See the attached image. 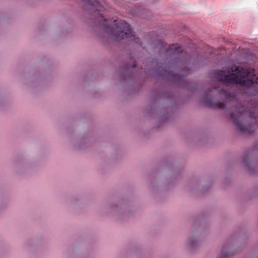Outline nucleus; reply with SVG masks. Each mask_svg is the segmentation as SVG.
<instances>
[{
    "label": "nucleus",
    "instance_id": "obj_1",
    "mask_svg": "<svg viewBox=\"0 0 258 258\" xmlns=\"http://www.w3.org/2000/svg\"><path fill=\"white\" fill-rule=\"evenodd\" d=\"M231 72L228 75H225L223 71H218L215 73V77L221 82L209 88L208 92L203 98L206 106L225 109L227 107L228 101L233 104L234 95L227 91L224 84H236L249 88L257 83L258 78L254 74V70L251 72L248 68L238 66Z\"/></svg>",
    "mask_w": 258,
    "mask_h": 258
},
{
    "label": "nucleus",
    "instance_id": "obj_2",
    "mask_svg": "<svg viewBox=\"0 0 258 258\" xmlns=\"http://www.w3.org/2000/svg\"><path fill=\"white\" fill-rule=\"evenodd\" d=\"M86 9L94 17L96 26L102 29L107 37L116 42L140 44V39L133 32L130 25L120 19H106L100 12L105 10L104 2L98 0H81Z\"/></svg>",
    "mask_w": 258,
    "mask_h": 258
},
{
    "label": "nucleus",
    "instance_id": "obj_3",
    "mask_svg": "<svg viewBox=\"0 0 258 258\" xmlns=\"http://www.w3.org/2000/svg\"><path fill=\"white\" fill-rule=\"evenodd\" d=\"M230 116L237 129L241 134H248L254 131L255 127H254L253 125L251 126L249 124L246 125L244 124L243 122L247 117H253V115L247 109H243V107L236 106L234 111L230 112Z\"/></svg>",
    "mask_w": 258,
    "mask_h": 258
},
{
    "label": "nucleus",
    "instance_id": "obj_4",
    "mask_svg": "<svg viewBox=\"0 0 258 258\" xmlns=\"http://www.w3.org/2000/svg\"><path fill=\"white\" fill-rule=\"evenodd\" d=\"M166 53L167 54H170L172 56L178 55L183 51V49L179 46H175L174 45H170L169 48H166Z\"/></svg>",
    "mask_w": 258,
    "mask_h": 258
},
{
    "label": "nucleus",
    "instance_id": "obj_5",
    "mask_svg": "<svg viewBox=\"0 0 258 258\" xmlns=\"http://www.w3.org/2000/svg\"><path fill=\"white\" fill-rule=\"evenodd\" d=\"M130 63L128 64L127 66H125V68L127 69L129 68H135L137 66L136 61L133 60L132 58H130Z\"/></svg>",
    "mask_w": 258,
    "mask_h": 258
},
{
    "label": "nucleus",
    "instance_id": "obj_6",
    "mask_svg": "<svg viewBox=\"0 0 258 258\" xmlns=\"http://www.w3.org/2000/svg\"><path fill=\"white\" fill-rule=\"evenodd\" d=\"M229 252H222L221 253V255L223 257L222 258H225L226 257L229 255Z\"/></svg>",
    "mask_w": 258,
    "mask_h": 258
},
{
    "label": "nucleus",
    "instance_id": "obj_7",
    "mask_svg": "<svg viewBox=\"0 0 258 258\" xmlns=\"http://www.w3.org/2000/svg\"><path fill=\"white\" fill-rule=\"evenodd\" d=\"M182 53H183V54H185V52H183V51L182 52H181L180 54H179V55L182 54Z\"/></svg>",
    "mask_w": 258,
    "mask_h": 258
},
{
    "label": "nucleus",
    "instance_id": "obj_8",
    "mask_svg": "<svg viewBox=\"0 0 258 258\" xmlns=\"http://www.w3.org/2000/svg\"><path fill=\"white\" fill-rule=\"evenodd\" d=\"M161 45H164V44L163 42H161Z\"/></svg>",
    "mask_w": 258,
    "mask_h": 258
}]
</instances>
